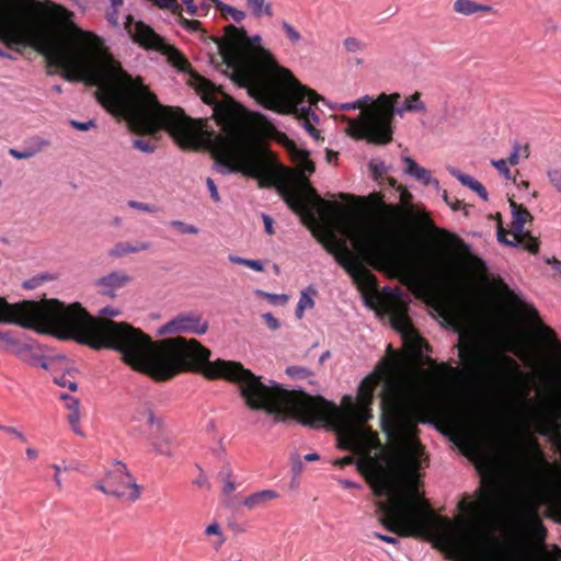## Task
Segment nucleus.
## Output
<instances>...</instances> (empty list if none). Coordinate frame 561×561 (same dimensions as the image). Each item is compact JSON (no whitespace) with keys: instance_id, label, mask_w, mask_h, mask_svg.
<instances>
[{"instance_id":"obj_15","label":"nucleus","mask_w":561,"mask_h":561,"mask_svg":"<svg viewBox=\"0 0 561 561\" xmlns=\"http://www.w3.org/2000/svg\"><path fill=\"white\" fill-rule=\"evenodd\" d=\"M391 325L401 335L404 346L414 355L422 356L427 348L425 341L412 327L409 317L403 311H397L391 316Z\"/></svg>"},{"instance_id":"obj_59","label":"nucleus","mask_w":561,"mask_h":561,"mask_svg":"<svg viewBox=\"0 0 561 561\" xmlns=\"http://www.w3.org/2000/svg\"><path fill=\"white\" fill-rule=\"evenodd\" d=\"M503 360L513 370L515 376H520L522 375L519 366H518L517 362L514 358H512L510 356H504Z\"/></svg>"},{"instance_id":"obj_28","label":"nucleus","mask_w":561,"mask_h":561,"mask_svg":"<svg viewBox=\"0 0 561 561\" xmlns=\"http://www.w3.org/2000/svg\"><path fill=\"white\" fill-rule=\"evenodd\" d=\"M245 3L252 15L256 19L273 15L271 0H245Z\"/></svg>"},{"instance_id":"obj_49","label":"nucleus","mask_w":561,"mask_h":561,"mask_svg":"<svg viewBox=\"0 0 561 561\" xmlns=\"http://www.w3.org/2000/svg\"><path fill=\"white\" fill-rule=\"evenodd\" d=\"M59 398L65 401L66 407L70 412L80 410V402L77 398L67 393H61Z\"/></svg>"},{"instance_id":"obj_29","label":"nucleus","mask_w":561,"mask_h":561,"mask_svg":"<svg viewBox=\"0 0 561 561\" xmlns=\"http://www.w3.org/2000/svg\"><path fill=\"white\" fill-rule=\"evenodd\" d=\"M518 412L523 420L526 421H533L538 419L539 416V409L538 404L535 401L531 400H524L517 402Z\"/></svg>"},{"instance_id":"obj_35","label":"nucleus","mask_w":561,"mask_h":561,"mask_svg":"<svg viewBox=\"0 0 561 561\" xmlns=\"http://www.w3.org/2000/svg\"><path fill=\"white\" fill-rule=\"evenodd\" d=\"M110 1V10L105 14L106 21L114 27H118V14L119 9L124 3V0H108Z\"/></svg>"},{"instance_id":"obj_43","label":"nucleus","mask_w":561,"mask_h":561,"mask_svg":"<svg viewBox=\"0 0 561 561\" xmlns=\"http://www.w3.org/2000/svg\"><path fill=\"white\" fill-rule=\"evenodd\" d=\"M282 28L285 32L287 38L293 43L297 44L301 41L300 33L288 22H282Z\"/></svg>"},{"instance_id":"obj_12","label":"nucleus","mask_w":561,"mask_h":561,"mask_svg":"<svg viewBox=\"0 0 561 561\" xmlns=\"http://www.w3.org/2000/svg\"><path fill=\"white\" fill-rule=\"evenodd\" d=\"M124 27L131 39L147 50H157L164 55L168 62L181 72L188 71L190 65L184 55L174 46L167 44L162 36L142 21H134L133 15L125 18Z\"/></svg>"},{"instance_id":"obj_55","label":"nucleus","mask_w":561,"mask_h":561,"mask_svg":"<svg viewBox=\"0 0 561 561\" xmlns=\"http://www.w3.org/2000/svg\"><path fill=\"white\" fill-rule=\"evenodd\" d=\"M506 236H507V232L505 230H503L501 228L497 230V241L500 243L517 248L518 244L516 243V240L514 238L512 240H510V239H507Z\"/></svg>"},{"instance_id":"obj_31","label":"nucleus","mask_w":561,"mask_h":561,"mask_svg":"<svg viewBox=\"0 0 561 561\" xmlns=\"http://www.w3.org/2000/svg\"><path fill=\"white\" fill-rule=\"evenodd\" d=\"M211 1L216 4V8L219 11H221L222 13L229 14L236 23H240L245 19L244 11L239 10L230 4L224 3L220 0H211Z\"/></svg>"},{"instance_id":"obj_64","label":"nucleus","mask_w":561,"mask_h":561,"mask_svg":"<svg viewBox=\"0 0 561 561\" xmlns=\"http://www.w3.org/2000/svg\"><path fill=\"white\" fill-rule=\"evenodd\" d=\"M444 201L449 205L454 210H459L463 207L462 203L456 198L451 199L449 196L445 193L443 195Z\"/></svg>"},{"instance_id":"obj_30","label":"nucleus","mask_w":561,"mask_h":561,"mask_svg":"<svg viewBox=\"0 0 561 561\" xmlns=\"http://www.w3.org/2000/svg\"><path fill=\"white\" fill-rule=\"evenodd\" d=\"M516 243L518 247H523L530 253H537L539 250V241L537 238L533 237L528 231H524V233L519 236H514Z\"/></svg>"},{"instance_id":"obj_48","label":"nucleus","mask_w":561,"mask_h":561,"mask_svg":"<svg viewBox=\"0 0 561 561\" xmlns=\"http://www.w3.org/2000/svg\"><path fill=\"white\" fill-rule=\"evenodd\" d=\"M286 373L290 377L295 378H307L311 375V371L304 367L289 366L286 368Z\"/></svg>"},{"instance_id":"obj_61","label":"nucleus","mask_w":561,"mask_h":561,"mask_svg":"<svg viewBox=\"0 0 561 561\" xmlns=\"http://www.w3.org/2000/svg\"><path fill=\"white\" fill-rule=\"evenodd\" d=\"M370 201L375 204L378 208H387L390 213L394 211L393 207H387L381 198V196L377 193H374L370 195Z\"/></svg>"},{"instance_id":"obj_36","label":"nucleus","mask_w":561,"mask_h":561,"mask_svg":"<svg viewBox=\"0 0 561 561\" xmlns=\"http://www.w3.org/2000/svg\"><path fill=\"white\" fill-rule=\"evenodd\" d=\"M205 534L207 536H211V535L217 536V540L214 543L215 550L220 549L226 540V538L221 531V528L217 522H214L213 524L208 525L205 529Z\"/></svg>"},{"instance_id":"obj_40","label":"nucleus","mask_w":561,"mask_h":561,"mask_svg":"<svg viewBox=\"0 0 561 561\" xmlns=\"http://www.w3.org/2000/svg\"><path fill=\"white\" fill-rule=\"evenodd\" d=\"M49 279H53V276L49 275V274H39V275H35L28 279H25L22 284L23 288L24 289H34L36 287H38L41 284H43L45 280H49Z\"/></svg>"},{"instance_id":"obj_62","label":"nucleus","mask_w":561,"mask_h":561,"mask_svg":"<svg viewBox=\"0 0 561 561\" xmlns=\"http://www.w3.org/2000/svg\"><path fill=\"white\" fill-rule=\"evenodd\" d=\"M4 432L14 436L16 439L21 440V442H25L26 440V436L24 435V433H22L20 430H18L16 427H13V426H7L4 428Z\"/></svg>"},{"instance_id":"obj_53","label":"nucleus","mask_w":561,"mask_h":561,"mask_svg":"<svg viewBox=\"0 0 561 561\" xmlns=\"http://www.w3.org/2000/svg\"><path fill=\"white\" fill-rule=\"evenodd\" d=\"M548 178L551 181V183L554 185V187L561 192V170H550L548 171Z\"/></svg>"},{"instance_id":"obj_38","label":"nucleus","mask_w":561,"mask_h":561,"mask_svg":"<svg viewBox=\"0 0 561 561\" xmlns=\"http://www.w3.org/2000/svg\"><path fill=\"white\" fill-rule=\"evenodd\" d=\"M454 442L458 444L459 448L465 455L470 456L476 453L473 443L468 436L457 435Z\"/></svg>"},{"instance_id":"obj_37","label":"nucleus","mask_w":561,"mask_h":561,"mask_svg":"<svg viewBox=\"0 0 561 561\" xmlns=\"http://www.w3.org/2000/svg\"><path fill=\"white\" fill-rule=\"evenodd\" d=\"M369 169L374 180H378L387 173L389 167H387L386 163L381 160L373 159L369 162Z\"/></svg>"},{"instance_id":"obj_11","label":"nucleus","mask_w":561,"mask_h":561,"mask_svg":"<svg viewBox=\"0 0 561 561\" xmlns=\"http://www.w3.org/2000/svg\"><path fill=\"white\" fill-rule=\"evenodd\" d=\"M293 160L297 164L298 173H294L288 168L277 164L276 175L279 180V193L286 204L294 210L300 211L305 207V198L302 191H309L316 195L310 187L307 175L314 172V163L309 159V152L304 149L294 147L291 149Z\"/></svg>"},{"instance_id":"obj_14","label":"nucleus","mask_w":561,"mask_h":561,"mask_svg":"<svg viewBox=\"0 0 561 561\" xmlns=\"http://www.w3.org/2000/svg\"><path fill=\"white\" fill-rule=\"evenodd\" d=\"M209 323L196 311L182 312L161 325L158 335L187 333L203 335L207 332Z\"/></svg>"},{"instance_id":"obj_2","label":"nucleus","mask_w":561,"mask_h":561,"mask_svg":"<svg viewBox=\"0 0 561 561\" xmlns=\"http://www.w3.org/2000/svg\"><path fill=\"white\" fill-rule=\"evenodd\" d=\"M206 371L209 376L224 377L234 382L244 403L252 410H262L268 414L288 413L304 426L334 431L341 449L362 454L375 442V434L364 424L373 417L370 405L374 389L380 381L379 375L374 374L363 379L356 402L346 396L343 398L345 409L341 410L322 398L287 390L273 380L266 383L238 362L217 359Z\"/></svg>"},{"instance_id":"obj_17","label":"nucleus","mask_w":561,"mask_h":561,"mask_svg":"<svg viewBox=\"0 0 561 561\" xmlns=\"http://www.w3.org/2000/svg\"><path fill=\"white\" fill-rule=\"evenodd\" d=\"M129 282L130 277L125 272L114 271L96 279L95 286L101 295L113 298Z\"/></svg>"},{"instance_id":"obj_13","label":"nucleus","mask_w":561,"mask_h":561,"mask_svg":"<svg viewBox=\"0 0 561 561\" xmlns=\"http://www.w3.org/2000/svg\"><path fill=\"white\" fill-rule=\"evenodd\" d=\"M93 486L106 496L134 503L140 499L141 486L127 468L126 463L115 460L113 467L105 472L103 481H96Z\"/></svg>"},{"instance_id":"obj_39","label":"nucleus","mask_w":561,"mask_h":561,"mask_svg":"<svg viewBox=\"0 0 561 561\" xmlns=\"http://www.w3.org/2000/svg\"><path fill=\"white\" fill-rule=\"evenodd\" d=\"M220 476L222 478L224 486L222 492L225 495L231 494L234 489L236 484L232 480V470L230 468H227L220 472Z\"/></svg>"},{"instance_id":"obj_20","label":"nucleus","mask_w":561,"mask_h":561,"mask_svg":"<svg viewBox=\"0 0 561 561\" xmlns=\"http://www.w3.org/2000/svg\"><path fill=\"white\" fill-rule=\"evenodd\" d=\"M403 162L405 163L404 172L407 174L419 181L424 186L433 185L435 190H439L438 180L433 178L427 169L417 164L416 161L410 157H404Z\"/></svg>"},{"instance_id":"obj_34","label":"nucleus","mask_w":561,"mask_h":561,"mask_svg":"<svg viewBox=\"0 0 561 561\" xmlns=\"http://www.w3.org/2000/svg\"><path fill=\"white\" fill-rule=\"evenodd\" d=\"M314 306L313 298L307 293V290L301 291V295L298 300V305L295 311L297 319H302L305 310L311 309Z\"/></svg>"},{"instance_id":"obj_60","label":"nucleus","mask_w":561,"mask_h":561,"mask_svg":"<svg viewBox=\"0 0 561 561\" xmlns=\"http://www.w3.org/2000/svg\"><path fill=\"white\" fill-rule=\"evenodd\" d=\"M55 382L61 387H68L71 391H76L78 387L77 382L68 380L66 376L55 378Z\"/></svg>"},{"instance_id":"obj_27","label":"nucleus","mask_w":561,"mask_h":561,"mask_svg":"<svg viewBox=\"0 0 561 561\" xmlns=\"http://www.w3.org/2000/svg\"><path fill=\"white\" fill-rule=\"evenodd\" d=\"M59 15L65 21V23L69 25V27L71 28L73 34L82 37L83 39L90 41L92 44H98V42L100 41L98 36H95L91 32L82 31L81 28L77 27L72 23V18H73V13L72 12H70V11H68L66 9H60Z\"/></svg>"},{"instance_id":"obj_41","label":"nucleus","mask_w":561,"mask_h":561,"mask_svg":"<svg viewBox=\"0 0 561 561\" xmlns=\"http://www.w3.org/2000/svg\"><path fill=\"white\" fill-rule=\"evenodd\" d=\"M255 294L260 297L266 298L273 305H282L287 302L288 300V296L285 294H272L263 291L261 289L255 290Z\"/></svg>"},{"instance_id":"obj_46","label":"nucleus","mask_w":561,"mask_h":561,"mask_svg":"<svg viewBox=\"0 0 561 561\" xmlns=\"http://www.w3.org/2000/svg\"><path fill=\"white\" fill-rule=\"evenodd\" d=\"M491 164L499 171V173L506 180H510L511 176V170L507 165V161L504 159L499 160H492Z\"/></svg>"},{"instance_id":"obj_50","label":"nucleus","mask_w":561,"mask_h":561,"mask_svg":"<svg viewBox=\"0 0 561 561\" xmlns=\"http://www.w3.org/2000/svg\"><path fill=\"white\" fill-rule=\"evenodd\" d=\"M128 206L130 208H134V209H137V210H141V211H146V213H154V211H157V208H156L154 205L146 204V203L137 202V201H129L128 202Z\"/></svg>"},{"instance_id":"obj_56","label":"nucleus","mask_w":561,"mask_h":561,"mask_svg":"<svg viewBox=\"0 0 561 561\" xmlns=\"http://www.w3.org/2000/svg\"><path fill=\"white\" fill-rule=\"evenodd\" d=\"M180 23L188 32H197L201 28V23L196 20L182 19Z\"/></svg>"},{"instance_id":"obj_24","label":"nucleus","mask_w":561,"mask_h":561,"mask_svg":"<svg viewBox=\"0 0 561 561\" xmlns=\"http://www.w3.org/2000/svg\"><path fill=\"white\" fill-rule=\"evenodd\" d=\"M172 445L173 438L163 432H161V434L157 437L150 438V446L152 451L168 458H172L174 456Z\"/></svg>"},{"instance_id":"obj_18","label":"nucleus","mask_w":561,"mask_h":561,"mask_svg":"<svg viewBox=\"0 0 561 561\" xmlns=\"http://www.w3.org/2000/svg\"><path fill=\"white\" fill-rule=\"evenodd\" d=\"M250 44L247 32L234 25H228L225 28V45L234 54L241 53Z\"/></svg>"},{"instance_id":"obj_8","label":"nucleus","mask_w":561,"mask_h":561,"mask_svg":"<svg viewBox=\"0 0 561 561\" xmlns=\"http://www.w3.org/2000/svg\"><path fill=\"white\" fill-rule=\"evenodd\" d=\"M422 457L423 449L419 440L408 437L387 467L371 457L363 459L359 467L370 474L377 495L396 497L403 485L417 484Z\"/></svg>"},{"instance_id":"obj_21","label":"nucleus","mask_w":561,"mask_h":561,"mask_svg":"<svg viewBox=\"0 0 561 561\" xmlns=\"http://www.w3.org/2000/svg\"><path fill=\"white\" fill-rule=\"evenodd\" d=\"M16 355L26 364L34 367H42L43 369H48V360L44 354L34 350L30 345H22L16 350Z\"/></svg>"},{"instance_id":"obj_7","label":"nucleus","mask_w":561,"mask_h":561,"mask_svg":"<svg viewBox=\"0 0 561 561\" xmlns=\"http://www.w3.org/2000/svg\"><path fill=\"white\" fill-rule=\"evenodd\" d=\"M325 250L333 254L335 261L350 274L357 285L368 283L373 277L364 262L369 264H389L394 261L391 243V229L388 226L367 224L360 226L353 237V247L358 252L354 255L345 242L337 244L333 236L324 242Z\"/></svg>"},{"instance_id":"obj_58","label":"nucleus","mask_w":561,"mask_h":561,"mask_svg":"<svg viewBox=\"0 0 561 561\" xmlns=\"http://www.w3.org/2000/svg\"><path fill=\"white\" fill-rule=\"evenodd\" d=\"M206 184H207V187L209 190L211 199L214 202H216V203L219 202L220 197H219V193L217 191V187L215 185V182L210 178H207Z\"/></svg>"},{"instance_id":"obj_9","label":"nucleus","mask_w":561,"mask_h":561,"mask_svg":"<svg viewBox=\"0 0 561 561\" xmlns=\"http://www.w3.org/2000/svg\"><path fill=\"white\" fill-rule=\"evenodd\" d=\"M399 98V93H381L376 105L364 108L357 118L348 121L347 133L356 139H365L368 142L389 144L392 140L394 114L402 116L408 112H425L426 110L417 92L405 99L401 105L394 106L393 102Z\"/></svg>"},{"instance_id":"obj_51","label":"nucleus","mask_w":561,"mask_h":561,"mask_svg":"<svg viewBox=\"0 0 561 561\" xmlns=\"http://www.w3.org/2000/svg\"><path fill=\"white\" fill-rule=\"evenodd\" d=\"M70 125L77 130L87 131V130L95 127V122L93 119H89L87 122H79V121L71 119Z\"/></svg>"},{"instance_id":"obj_54","label":"nucleus","mask_w":561,"mask_h":561,"mask_svg":"<svg viewBox=\"0 0 561 561\" xmlns=\"http://www.w3.org/2000/svg\"><path fill=\"white\" fill-rule=\"evenodd\" d=\"M262 318L271 330L276 331L280 328V322L271 312L264 313Z\"/></svg>"},{"instance_id":"obj_47","label":"nucleus","mask_w":561,"mask_h":561,"mask_svg":"<svg viewBox=\"0 0 561 561\" xmlns=\"http://www.w3.org/2000/svg\"><path fill=\"white\" fill-rule=\"evenodd\" d=\"M344 47L348 53H357L364 48V44L356 37H346Z\"/></svg>"},{"instance_id":"obj_19","label":"nucleus","mask_w":561,"mask_h":561,"mask_svg":"<svg viewBox=\"0 0 561 561\" xmlns=\"http://www.w3.org/2000/svg\"><path fill=\"white\" fill-rule=\"evenodd\" d=\"M537 333L547 344L556 366L561 370V342L557 339L554 331L539 322L537 324Z\"/></svg>"},{"instance_id":"obj_52","label":"nucleus","mask_w":561,"mask_h":561,"mask_svg":"<svg viewBox=\"0 0 561 561\" xmlns=\"http://www.w3.org/2000/svg\"><path fill=\"white\" fill-rule=\"evenodd\" d=\"M35 153H36V151L33 149L18 150V149L11 148L9 150V154L15 159H27V158L33 157Z\"/></svg>"},{"instance_id":"obj_23","label":"nucleus","mask_w":561,"mask_h":561,"mask_svg":"<svg viewBox=\"0 0 561 561\" xmlns=\"http://www.w3.org/2000/svg\"><path fill=\"white\" fill-rule=\"evenodd\" d=\"M278 497V493L273 490H261L252 493L243 500V505L249 510L263 507L267 502Z\"/></svg>"},{"instance_id":"obj_22","label":"nucleus","mask_w":561,"mask_h":561,"mask_svg":"<svg viewBox=\"0 0 561 561\" xmlns=\"http://www.w3.org/2000/svg\"><path fill=\"white\" fill-rule=\"evenodd\" d=\"M447 170L463 186H466V187L470 188L471 191H473L474 193H477L483 201H488V198H489L488 192H486L485 187L482 185V183H480L478 180H476L471 175L462 173L460 170H458L454 167H448Z\"/></svg>"},{"instance_id":"obj_5","label":"nucleus","mask_w":561,"mask_h":561,"mask_svg":"<svg viewBox=\"0 0 561 561\" xmlns=\"http://www.w3.org/2000/svg\"><path fill=\"white\" fill-rule=\"evenodd\" d=\"M231 79L237 85L245 88L248 94L263 107L296 115L311 137L320 138L319 130L313 126V123H319V117L311 107L320 96L302 85L288 69L279 66L270 53L262 50L261 60L236 59Z\"/></svg>"},{"instance_id":"obj_1","label":"nucleus","mask_w":561,"mask_h":561,"mask_svg":"<svg viewBox=\"0 0 561 561\" xmlns=\"http://www.w3.org/2000/svg\"><path fill=\"white\" fill-rule=\"evenodd\" d=\"M119 314L121 310L112 306L102 308L100 318H94L79 304L65 305L57 299L10 304L0 297V323L54 332L60 339H72L93 350H114L122 354L125 364L157 381L169 380L182 371H202L216 378L206 371L213 364L210 351L195 339L175 336L154 344L140 330L112 320Z\"/></svg>"},{"instance_id":"obj_33","label":"nucleus","mask_w":561,"mask_h":561,"mask_svg":"<svg viewBox=\"0 0 561 561\" xmlns=\"http://www.w3.org/2000/svg\"><path fill=\"white\" fill-rule=\"evenodd\" d=\"M453 9L458 14L470 16L476 14V2L472 0H455Z\"/></svg>"},{"instance_id":"obj_25","label":"nucleus","mask_w":561,"mask_h":561,"mask_svg":"<svg viewBox=\"0 0 561 561\" xmlns=\"http://www.w3.org/2000/svg\"><path fill=\"white\" fill-rule=\"evenodd\" d=\"M149 248L150 243L148 242H118L108 251V255L112 257H123L130 253L148 250Z\"/></svg>"},{"instance_id":"obj_10","label":"nucleus","mask_w":561,"mask_h":561,"mask_svg":"<svg viewBox=\"0 0 561 561\" xmlns=\"http://www.w3.org/2000/svg\"><path fill=\"white\" fill-rule=\"evenodd\" d=\"M426 400L413 386L387 380L381 396V428L389 438L399 435L413 423H426L423 415Z\"/></svg>"},{"instance_id":"obj_32","label":"nucleus","mask_w":561,"mask_h":561,"mask_svg":"<svg viewBox=\"0 0 561 561\" xmlns=\"http://www.w3.org/2000/svg\"><path fill=\"white\" fill-rule=\"evenodd\" d=\"M459 357L462 362H469L474 368L478 367V351L469 343H461L458 350Z\"/></svg>"},{"instance_id":"obj_16","label":"nucleus","mask_w":561,"mask_h":561,"mask_svg":"<svg viewBox=\"0 0 561 561\" xmlns=\"http://www.w3.org/2000/svg\"><path fill=\"white\" fill-rule=\"evenodd\" d=\"M23 33V25L15 12L0 2V38L7 42H20Z\"/></svg>"},{"instance_id":"obj_6","label":"nucleus","mask_w":561,"mask_h":561,"mask_svg":"<svg viewBox=\"0 0 561 561\" xmlns=\"http://www.w3.org/2000/svg\"><path fill=\"white\" fill-rule=\"evenodd\" d=\"M458 510L466 515L461 523L448 518L436 517L416 504L401 502L388 507L389 523L387 529L403 537H419L433 534L436 541L448 550L459 549L462 538L469 528H482L488 525L496 513L490 490H480L479 500H462Z\"/></svg>"},{"instance_id":"obj_3","label":"nucleus","mask_w":561,"mask_h":561,"mask_svg":"<svg viewBox=\"0 0 561 561\" xmlns=\"http://www.w3.org/2000/svg\"><path fill=\"white\" fill-rule=\"evenodd\" d=\"M202 100L213 106L221 131L215 134L203 128L201 122L185 115L165 119V128L182 148L206 147L217 159L222 173L242 172L252 178H263L272 154L257 142L259 131L267 125L265 116L250 111L230 96L218 100L214 83L202 80L198 87Z\"/></svg>"},{"instance_id":"obj_26","label":"nucleus","mask_w":561,"mask_h":561,"mask_svg":"<svg viewBox=\"0 0 561 561\" xmlns=\"http://www.w3.org/2000/svg\"><path fill=\"white\" fill-rule=\"evenodd\" d=\"M511 206H512V216H513V222H512L513 234L519 236V234L524 233V231H526L525 222H526L527 218L530 217V214L526 208H524L523 206L517 205L515 203H512Z\"/></svg>"},{"instance_id":"obj_57","label":"nucleus","mask_w":561,"mask_h":561,"mask_svg":"<svg viewBox=\"0 0 561 561\" xmlns=\"http://www.w3.org/2000/svg\"><path fill=\"white\" fill-rule=\"evenodd\" d=\"M519 149H520L519 145L518 144H514L512 152L510 153L508 159L506 160L507 164L508 163L511 165L518 164V162H519Z\"/></svg>"},{"instance_id":"obj_4","label":"nucleus","mask_w":561,"mask_h":561,"mask_svg":"<svg viewBox=\"0 0 561 561\" xmlns=\"http://www.w3.org/2000/svg\"><path fill=\"white\" fill-rule=\"evenodd\" d=\"M39 51L65 70L62 76L67 81H82L98 87V101L114 116L146 122L157 117L162 110L142 79H133L121 62L108 54L94 58L54 39L45 41Z\"/></svg>"},{"instance_id":"obj_45","label":"nucleus","mask_w":561,"mask_h":561,"mask_svg":"<svg viewBox=\"0 0 561 561\" xmlns=\"http://www.w3.org/2000/svg\"><path fill=\"white\" fill-rule=\"evenodd\" d=\"M133 145L136 149L145 153H152L156 151V146L149 140L142 138H136L133 140Z\"/></svg>"},{"instance_id":"obj_42","label":"nucleus","mask_w":561,"mask_h":561,"mask_svg":"<svg viewBox=\"0 0 561 561\" xmlns=\"http://www.w3.org/2000/svg\"><path fill=\"white\" fill-rule=\"evenodd\" d=\"M145 414L147 416V423L151 426V427H156L157 431L159 432H163V428H164V421L162 419V416L160 415H157L151 409H147L145 411Z\"/></svg>"},{"instance_id":"obj_44","label":"nucleus","mask_w":561,"mask_h":561,"mask_svg":"<svg viewBox=\"0 0 561 561\" xmlns=\"http://www.w3.org/2000/svg\"><path fill=\"white\" fill-rule=\"evenodd\" d=\"M171 227L178 229L182 233L196 234L198 233V228L194 225L185 224L181 220H172L169 224Z\"/></svg>"},{"instance_id":"obj_63","label":"nucleus","mask_w":561,"mask_h":561,"mask_svg":"<svg viewBox=\"0 0 561 561\" xmlns=\"http://www.w3.org/2000/svg\"><path fill=\"white\" fill-rule=\"evenodd\" d=\"M244 266H248L256 272H262L264 270L262 262L259 260L247 259Z\"/></svg>"}]
</instances>
